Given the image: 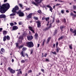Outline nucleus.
Returning <instances> with one entry per match:
<instances>
[{
  "label": "nucleus",
  "mask_w": 76,
  "mask_h": 76,
  "mask_svg": "<svg viewBox=\"0 0 76 76\" xmlns=\"http://www.w3.org/2000/svg\"><path fill=\"white\" fill-rule=\"evenodd\" d=\"M10 5L8 3L6 4H3L0 9V12L2 13H4L8 9H9Z\"/></svg>",
  "instance_id": "nucleus-1"
},
{
  "label": "nucleus",
  "mask_w": 76,
  "mask_h": 76,
  "mask_svg": "<svg viewBox=\"0 0 76 76\" xmlns=\"http://www.w3.org/2000/svg\"><path fill=\"white\" fill-rule=\"evenodd\" d=\"M37 3H36L34 2H32V3L33 4H34L35 5V6H38V4L39 3H41V0H34Z\"/></svg>",
  "instance_id": "nucleus-2"
},
{
  "label": "nucleus",
  "mask_w": 76,
  "mask_h": 76,
  "mask_svg": "<svg viewBox=\"0 0 76 76\" xmlns=\"http://www.w3.org/2000/svg\"><path fill=\"white\" fill-rule=\"evenodd\" d=\"M19 10V7L18 6L16 5L14 8H13L12 10V12L13 13H16V10Z\"/></svg>",
  "instance_id": "nucleus-3"
},
{
  "label": "nucleus",
  "mask_w": 76,
  "mask_h": 76,
  "mask_svg": "<svg viewBox=\"0 0 76 76\" xmlns=\"http://www.w3.org/2000/svg\"><path fill=\"white\" fill-rule=\"evenodd\" d=\"M27 45L28 47H33L34 46L33 43L31 42H27Z\"/></svg>",
  "instance_id": "nucleus-4"
},
{
  "label": "nucleus",
  "mask_w": 76,
  "mask_h": 76,
  "mask_svg": "<svg viewBox=\"0 0 76 76\" xmlns=\"http://www.w3.org/2000/svg\"><path fill=\"white\" fill-rule=\"evenodd\" d=\"M18 13L19 16H24V14L21 12L20 10H19Z\"/></svg>",
  "instance_id": "nucleus-5"
},
{
  "label": "nucleus",
  "mask_w": 76,
  "mask_h": 76,
  "mask_svg": "<svg viewBox=\"0 0 76 76\" xmlns=\"http://www.w3.org/2000/svg\"><path fill=\"white\" fill-rule=\"evenodd\" d=\"M8 70H9L10 72L12 73H15V71L13 70L12 68L9 67L8 68Z\"/></svg>",
  "instance_id": "nucleus-6"
},
{
  "label": "nucleus",
  "mask_w": 76,
  "mask_h": 76,
  "mask_svg": "<svg viewBox=\"0 0 76 76\" xmlns=\"http://www.w3.org/2000/svg\"><path fill=\"white\" fill-rule=\"evenodd\" d=\"M37 23L38 28H40L41 27V21H38L36 22Z\"/></svg>",
  "instance_id": "nucleus-7"
},
{
  "label": "nucleus",
  "mask_w": 76,
  "mask_h": 76,
  "mask_svg": "<svg viewBox=\"0 0 76 76\" xmlns=\"http://www.w3.org/2000/svg\"><path fill=\"white\" fill-rule=\"evenodd\" d=\"M20 55H22V56L23 57H25V56H26L27 57H28V55L27 54H23V51H22L21 52Z\"/></svg>",
  "instance_id": "nucleus-8"
},
{
  "label": "nucleus",
  "mask_w": 76,
  "mask_h": 76,
  "mask_svg": "<svg viewBox=\"0 0 76 76\" xmlns=\"http://www.w3.org/2000/svg\"><path fill=\"white\" fill-rule=\"evenodd\" d=\"M33 38V37L32 36H30L27 37V39L28 41H31Z\"/></svg>",
  "instance_id": "nucleus-9"
},
{
  "label": "nucleus",
  "mask_w": 76,
  "mask_h": 76,
  "mask_svg": "<svg viewBox=\"0 0 76 76\" xmlns=\"http://www.w3.org/2000/svg\"><path fill=\"white\" fill-rule=\"evenodd\" d=\"M28 28H29L30 30H31L32 32L33 33H35V32H34V28H32V27H29Z\"/></svg>",
  "instance_id": "nucleus-10"
},
{
  "label": "nucleus",
  "mask_w": 76,
  "mask_h": 76,
  "mask_svg": "<svg viewBox=\"0 0 76 76\" xmlns=\"http://www.w3.org/2000/svg\"><path fill=\"white\" fill-rule=\"evenodd\" d=\"M71 16H72L73 17L72 18L73 19H75V17H76V14L74 15L73 13L72 12H71L70 14Z\"/></svg>",
  "instance_id": "nucleus-11"
},
{
  "label": "nucleus",
  "mask_w": 76,
  "mask_h": 76,
  "mask_svg": "<svg viewBox=\"0 0 76 76\" xmlns=\"http://www.w3.org/2000/svg\"><path fill=\"white\" fill-rule=\"evenodd\" d=\"M6 16L4 14H1L0 15V18H5Z\"/></svg>",
  "instance_id": "nucleus-12"
},
{
  "label": "nucleus",
  "mask_w": 76,
  "mask_h": 76,
  "mask_svg": "<svg viewBox=\"0 0 76 76\" xmlns=\"http://www.w3.org/2000/svg\"><path fill=\"white\" fill-rule=\"evenodd\" d=\"M16 47H17V48H22L23 47V45H22L21 46H19L18 45V43H16Z\"/></svg>",
  "instance_id": "nucleus-13"
},
{
  "label": "nucleus",
  "mask_w": 76,
  "mask_h": 76,
  "mask_svg": "<svg viewBox=\"0 0 76 76\" xmlns=\"http://www.w3.org/2000/svg\"><path fill=\"white\" fill-rule=\"evenodd\" d=\"M12 29L13 30H16V29H18V26H13V27H12Z\"/></svg>",
  "instance_id": "nucleus-14"
},
{
  "label": "nucleus",
  "mask_w": 76,
  "mask_h": 76,
  "mask_svg": "<svg viewBox=\"0 0 76 76\" xmlns=\"http://www.w3.org/2000/svg\"><path fill=\"white\" fill-rule=\"evenodd\" d=\"M32 13H30L28 16H27L28 19L29 18H31V17L32 16Z\"/></svg>",
  "instance_id": "nucleus-15"
},
{
  "label": "nucleus",
  "mask_w": 76,
  "mask_h": 76,
  "mask_svg": "<svg viewBox=\"0 0 76 76\" xmlns=\"http://www.w3.org/2000/svg\"><path fill=\"white\" fill-rule=\"evenodd\" d=\"M73 34H74V36H76V30H74L72 32Z\"/></svg>",
  "instance_id": "nucleus-16"
},
{
  "label": "nucleus",
  "mask_w": 76,
  "mask_h": 76,
  "mask_svg": "<svg viewBox=\"0 0 76 76\" xmlns=\"http://www.w3.org/2000/svg\"><path fill=\"white\" fill-rule=\"evenodd\" d=\"M59 50H60V48H57V49H56V52L57 53H58Z\"/></svg>",
  "instance_id": "nucleus-17"
},
{
  "label": "nucleus",
  "mask_w": 76,
  "mask_h": 76,
  "mask_svg": "<svg viewBox=\"0 0 76 76\" xmlns=\"http://www.w3.org/2000/svg\"><path fill=\"white\" fill-rule=\"evenodd\" d=\"M23 36H21L20 37L19 39H23Z\"/></svg>",
  "instance_id": "nucleus-18"
},
{
  "label": "nucleus",
  "mask_w": 76,
  "mask_h": 76,
  "mask_svg": "<svg viewBox=\"0 0 76 76\" xmlns=\"http://www.w3.org/2000/svg\"><path fill=\"white\" fill-rule=\"evenodd\" d=\"M19 74H22V72H21V71H18L17 73L18 75H19Z\"/></svg>",
  "instance_id": "nucleus-19"
},
{
  "label": "nucleus",
  "mask_w": 76,
  "mask_h": 76,
  "mask_svg": "<svg viewBox=\"0 0 76 76\" xmlns=\"http://www.w3.org/2000/svg\"><path fill=\"white\" fill-rule=\"evenodd\" d=\"M1 51H2V52H3V53H4L5 52V50H4V49L3 48H2L1 49Z\"/></svg>",
  "instance_id": "nucleus-20"
},
{
  "label": "nucleus",
  "mask_w": 76,
  "mask_h": 76,
  "mask_svg": "<svg viewBox=\"0 0 76 76\" xmlns=\"http://www.w3.org/2000/svg\"><path fill=\"white\" fill-rule=\"evenodd\" d=\"M6 36H4L3 37V41H5L6 40Z\"/></svg>",
  "instance_id": "nucleus-21"
},
{
  "label": "nucleus",
  "mask_w": 76,
  "mask_h": 76,
  "mask_svg": "<svg viewBox=\"0 0 76 76\" xmlns=\"http://www.w3.org/2000/svg\"><path fill=\"white\" fill-rule=\"evenodd\" d=\"M6 38L7 40H9L10 39V37L8 36H7L6 37Z\"/></svg>",
  "instance_id": "nucleus-22"
},
{
  "label": "nucleus",
  "mask_w": 76,
  "mask_h": 76,
  "mask_svg": "<svg viewBox=\"0 0 76 76\" xmlns=\"http://www.w3.org/2000/svg\"><path fill=\"white\" fill-rule=\"evenodd\" d=\"M19 5L20 7H21V8H22V9L23 7V5L22 4H19Z\"/></svg>",
  "instance_id": "nucleus-23"
},
{
  "label": "nucleus",
  "mask_w": 76,
  "mask_h": 76,
  "mask_svg": "<svg viewBox=\"0 0 76 76\" xmlns=\"http://www.w3.org/2000/svg\"><path fill=\"white\" fill-rule=\"evenodd\" d=\"M63 36H61V37H60L59 39H58V40H60V39H62L63 38Z\"/></svg>",
  "instance_id": "nucleus-24"
},
{
  "label": "nucleus",
  "mask_w": 76,
  "mask_h": 76,
  "mask_svg": "<svg viewBox=\"0 0 76 76\" xmlns=\"http://www.w3.org/2000/svg\"><path fill=\"white\" fill-rule=\"evenodd\" d=\"M7 34V31H4L3 32V34L4 35H5Z\"/></svg>",
  "instance_id": "nucleus-25"
},
{
  "label": "nucleus",
  "mask_w": 76,
  "mask_h": 76,
  "mask_svg": "<svg viewBox=\"0 0 76 76\" xmlns=\"http://www.w3.org/2000/svg\"><path fill=\"white\" fill-rule=\"evenodd\" d=\"M27 50V48H23V51H25V50Z\"/></svg>",
  "instance_id": "nucleus-26"
},
{
  "label": "nucleus",
  "mask_w": 76,
  "mask_h": 76,
  "mask_svg": "<svg viewBox=\"0 0 76 76\" xmlns=\"http://www.w3.org/2000/svg\"><path fill=\"white\" fill-rule=\"evenodd\" d=\"M21 63H25V60H21Z\"/></svg>",
  "instance_id": "nucleus-27"
},
{
  "label": "nucleus",
  "mask_w": 76,
  "mask_h": 76,
  "mask_svg": "<svg viewBox=\"0 0 76 76\" xmlns=\"http://www.w3.org/2000/svg\"><path fill=\"white\" fill-rule=\"evenodd\" d=\"M63 28H64V26H61L60 27V29H63Z\"/></svg>",
  "instance_id": "nucleus-28"
},
{
  "label": "nucleus",
  "mask_w": 76,
  "mask_h": 76,
  "mask_svg": "<svg viewBox=\"0 0 76 76\" xmlns=\"http://www.w3.org/2000/svg\"><path fill=\"white\" fill-rule=\"evenodd\" d=\"M10 26H13V25H14V24H13V23H10Z\"/></svg>",
  "instance_id": "nucleus-29"
},
{
  "label": "nucleus",
  "mask_w": 76,
  "mask_h": 76,
  "mask_svg": "<svg viewBox=\"0 0 76 76\" xmlns=\"http://www.w3.org/2000/svg\"><path fill=\"white\" fill-rule=\"evenodd\" d=\"M51 39V38L50 37H49L48 38V41H47V42H48L49 41H50V40Z\"/></svg>",
  "instance_id": "nucleus-30"
},
{
  "label": "nucleus",
  "mask_w": 76,
  "mask_h": 76,
  "mask_svg": "<svg viewBox=\"0 0 76 76\" xmlns=\"http://www.w3.org/2000/svg\"><path fill=\"white\" fill-rule=\"evenodd\" d=\"M64 10H62L61 11V13L63 14L64 13Z\"/></svg>",
  "instance_id": "nucleus-31"
},
{
  "label": "nucleus",
  "mask_w": 76,
  "mask_h": 76,
  "mask_svg": "<svg viewBox=\"0 0 76 76\" xmlns=\"http://www.w3.org/2000/svg\"><path fill=\"white\" fill-rule=\"evenodd\" d=\"M49 19V18H45V20H46V21H48V20Z\"/></svg>",
  "instance_id": "nucleus-32"
},
{
  "label": "nucleus",
  "mask_w": 76,
  "mask_h": 76,
  "mask_svg": "<svg viewBox=\"0 0 76 76\" xmlns=\"http://www.w3.org/2000/svg\"><path fill=\"white\" fill-rule=\"evenodd\" d=\"M72 45H69V47L70 49H72L73 48H72Z\"/></svg>",
  "instance_id": "nucleus-33"
},
{
  "label": "nucleus",
  "mask_w": 76,
  "mask_h": 76,
  "mask_svg": "<svg viewBox=\"0 0 76 76\" xmlns=\"http://www.w3.org/2000/svg\"><path fill=\"white\" fill-rule=\"evenodd\" d=\"M50 10L51 12H53V8H52V7H50Z\"/></svg>",
  "instance_id": "nucleus-34"
},
{
  "label": "nucleus",
  "mask_w": 76,
  "mask_h": 76,
  "mask_svg": "<svg viewBox=\"0 0 76 76\" xmlns=\"http://www.w3.org/2000/svg\"><path fill=\"white\" fill-rule=\"evenodd\" d=\"M38 12L39 13V14H41V10H39L38 11Z\"/></svg>",
  "instance_id": "nucleus-35"
},
{
  "label": "nucleus",
  "mask_w": 76,
  "mask_h": 76,
  "mask_svg": "<svg viewBox=\"0 0 76 76\" xmlns=\"http://www.w3.org/2000/svg\"><path fill=\"white\" fill-rule=\"evenodd\" d=\"M15 13H13L10 15V16H14V15H15Z\"/></svg>",
  "instance_id": "nucleus-36"
},
{
  "label": "nucleus",
  "mask_w": 76,
  "mask_h": 76,
  "mask_svg": "<svg viewBox=\"0 0 76 76\" xmlns=\"http://www.w3.org/2000/svg\"><path fill=\"white\" fill-rule=\"evenodd\" d=\"M45 39H43V44H42L43 45H44V43H45Z\"/></svg>",
  "instance_id": "nucleus-37"
},
{
  "label": "nucleus",
  "mask_w": 76,
  "mask_h": 76,
  "mask_svg": "<svg viewBox=\"0 0 76 76\" xmlns=\"http://www.w3.org/2000/svg\"><path fill=\"white\" fill-rule=\"evenodd\" d=\"M46 7H49V8H50V7H51V6H50V5H47L46 6Z\"/></svg>",
  "instance_id": "nucleus-38"
},
{
  "label": "nucleus",
  "mask_w": 76,
  "mask_h": 76,
  "mask_svg": "<svg viewBox=\"0 0 76 76\" xmlns=\"http://www.w3.org/2000/svg\"><path fill=\"white\" fill-rule=\"evenodd\" d=\"M70 31L71 32L73 33V29L72 28H70Z\"/></svg>",
  "instance_id": "nucleus-39"
},
{
  "label": "nucleus",
  "mask_w": 76,
  "mask_h": 76,
  "mask_svg": "<svg viewBox=\"0 0 76 76\" xmlns=\"http://www.w3.org/2000/svg\"><path fill=\"white\" fill-rule=\"evenodd\" d=\"M34 19H35V20H38V18L36 17H34Z\"/></svg>",
  "instance_id": "nucleus-40"
},
{
  "label": "nucleus",
  "mask_w": 76,
  "mask_h": 76,
  "mask_svg": "<svg viewBox=\"0 0 76 76\" xmlns=\"http://www.w3.org/2000/svg\"><path fill=\"white\" fill-rule=\"evenodd\" d=\"M45 61H49V59H46L45 60Z\"/></svg>",
  "instance_id": "nucleus-41"
},
{
  "label": "nucleus",
  "mask_w": 76,
  "mask_h": 76,
  "mask_svg": "<svg viewBox=\"0 0 76 76\" xmlns=\"http://www.w3.org/2000/svg\"><path fill=\"white\" fill-rule=\"evenodd\" d=\"M26 10H30V8H27L26 9Z\"/></svg>",
  "instance_id": "nucleus-42"
},
{
  "label": "nucleus",
  "mask_w": 76,
  "mask_h": 76,
  "mask_svg": "<svg viewBox=\"0 0 76 76\" xmlns=\"http://www.w3.org/2000/svg\"><path fill=\"white\" fill-rule=\"evenodd\" d=\"M56 47L57 48V46L58 45V42H56Z\"/></svg>",
  "instance_id": "nucleus-43"
},
{
  "label": "nucleus",
  "mask_w": 76,
  "mask_h": 76,
  "mask_svg": "<svg viewBox=\"0 0 76 76\" xmlns=\"http://www.w3.org/2000/svg\"><path fill=\"white\" fill-rule=\"evenodd\" d=\"M47 53H45V57H47Z\"/></svg>",
  "instance_id": "nucleus-44"
},
{
  "label": "nucleus",
  "mask_w": 76,
  "mask_h": 76,
  "mask_svg": "<svg viewBox=\"0 0 76 76\" xmlns=\"http://www.w3.org/2000/svg\"><path fill=\"white\" fill-rule=\"evenodd\" d=\"M52 53H53V54H56V52H52Z\"/></svg>",
  "instance_id": "nucleus-45"
},
{
  "label": "nucleus",
  "mask_w": 76,
  "mask_h": 76,
  "mask_svg": "<svg viewBox=\"0 0 76 76\" xmlns=\"http://www.w3.org/2000/svg\"><path fill=\"white\" fill-rule=\"evenodd\" d=\"M31 72H32L31 70H29L28 72V73H31Z\"/></svg>",
  "instance_id": "nucleus-46"
},
{
  "label": "nucleus",
  "mask_w": 76,
  "mask_h": 76,
  "mask_svg": "<svg viewBox=\"0 0 76 76\" xmlns=\"http://www.w3.org/2000/svg\"><path fill=\"white\" fill-rule=\"evenodd\" d=\"M45 18H42V20H45Z\"/></svg>",
  "instance_id": "nucleus-47"
},
{
  "label": "nucleus",
  "mask_w": 76,
  "mask_h": 76,
  "mask_svg": "<svg viewBox=\"0 0 76 76\" xmlns=\"http://www.w3.org/2000/svg\"><path fill=\"white\" fill-rule=\"evenodd\" d=\"M74 9H76V6H74Z\"/></svg>",
  "instance_id": "nucleus-48"
},
{
  "label": "nucleus",
  "mask_w": 76,
  "mask_h": 76,
  "mask_svg": "<svg viewBox=\"0 0 76 76\" xmlns=\"http://www.w3.org/2000/svg\"><path fill=\"white\" fill-rule=\"evenodd\" d=\"M21 24H22V22H19V25H21Z\"/></svg>",
  "instance_id": "nucleus-49"
},
{
  "label": "nucleus",
  "mask_w": 76,
  "mask_h": 76,
  "mask_svg": "<svg viewBox=\"0 0 76 76\" xmlns=\"http://www.w3.org/2000/svg\"><path fill=\"white\" fill-rule=\"evenodd\" d=\"M32 52H33V50H31V52L30 54H32Z\"/></svg>",
  "instance_id": "nucleus-50"
},
{
  "label": "nucleus",
  "mask_w": 76,
  "mask_h": 76,
  "mask_svg": "<svg viewBox=\"0 0 76 76\" xmlns=\"http://www.w3.org/2000/svg\"><path fill=\"white\" fill-rule=\"evenodd\" d=\"M12 63H13V62H14V59H12Z\"/></svg>",
  "instance_id": "nucleus-51"
},
{
  "label": "nucleus",
  "mask_w": 76,
  "mask_h": 76,
  "mask_svg": "<svg viewBox=\"0 0 76 76\" xmlns=\"http://www.w3.org/2000/svg\"><path fill=\"white\" fill-rule=\"evenodd\" d=\"M64 22H66V19L64 18Z\"/></svg>",
  "instance_id": "nucleus-52"
},
{
  "label": "nucleus",
  "mask_w": 76,
  "mask_h": 76,
  "mask_svg": "<svg viewBox=\"0 0 76 76\" xmlns=\"http://www.w3.org/2000/svg\"><path fill=\"white\" fill-rule=\"evenodd\" d=\"M56 22L57 23H58L59 22H60V21H59V20H58Z\"/></svg>",
  "instance_id": "nucleus-53"
},
{
  "label": "nucleus",
  "mask_w": 76,
  "mask_h": 76,
  "mask_svg": "<svg viewBox=\"0 0 76 76\" xmlns=\"http://www.w3.org/2000/svg\"><path fill=\"white\" fill-rule=\"evenodd\" d=\"M58 5H60V4H56V6H58Z\"/></svg>",
  "instance_id": "nucleus-54"
},
{
  "label": "nucleus",
  "mask_w": 76,
  "mask_h": 76,
  "mask_svg": "<svg viewBox=\"0 0 76 76\" xmlns=\"http://www.w3.org/2000/svg\"><path fill=\"white\" fill-rule=\"evenodd\" d=\"M2 30H3V28H0V31H2Z\"/></svg>",
  "instance_id": "nucleus-55"
},
{
  "label": "nucleus",
  "mask_w": 76,
  "mask_h": 76,
  "mask_svg": "<svg viewBox=\"0 0 76 76\" xmlns=\"http://www.w3.org/2000/svg\"><path fill=\"white\" fill-rule=\"evenodd\" d=\"M17 23H16V22H15L14 23V25H17Z\"/></svg>",
  "instance_id": "nucleus-56"
},
{
  "label": "nucleus",
  "mask_w": 76,
  "mask_h": 76,
  "mask_svg": "<svg viewBox=\"0 0 76 76\" xmlns=\"http://www.w3.org/2000/svg\"><path fill=\"white\" fill-rule=\"evenodd\" d=\"M57 31L56 30L54 32V33H55V34H56V33H57Z\"/></svg>",
  "instance_id": "nucleus-57"
},
{
  "label": "nucleus",
  "mask_w": 76,
  "mask_h": 76,
  "mask_svg": "<svg viewBox=\"0 0 76 76\" xmlns=\"http://www.w3.org/2000/svg\"><path fill=\"white\" fill-rule=\"evenodd\" d=\"M41 70L42 71V72H44V70L43 69H41Z\"/></svg>",
  "instance_id": "nucleus-58"
},
{
  "label": "nucleus",
  "mask_w": 76,
  "mask_h": 76,
  "mask_svg": "<svg viewBox=\"0 0 76 76\" xmlns=\"http://www.w3.org/2000/svg\"><path fill=\"white\" fill-rule=\"evenodd\" d=\"M58 1H60V2H64V1H59V0H58Z\"/></svg>",
  "instance_id": "nucleus-59"
},
{
  "label": "nucleus",
  "mask_w": 76,
  "mask_h": 76,
  "mask_svg": "<svg viewBox=\"0 0 76 76\" xmlns=\"http://www.w3.org/2000/svg\"><path fill=\"white\" fill-rule=\"evenodd\" d=\"M38 35V34H35V37H37V36Z\"/></svg>",
  "instance_id": "nucleus-60"
},
{
  "label": "nucleus",
  "mask_w": 76,
  "mask_h": 76,
  "mask_svg": "<svg viewBox=\"0 0 76 76\" xmlns=\"http://www.w3.org/2000/svg\"><path fill=\"white\" fill-rule=\"evenodd\" d=\"M66 12H67V13H69V10H66Z\"/></svg>",
  "instance_id": "nucleus-61"
},
{
  "label": "nucleus",
  "mask_w": 76,
  "mask_h": 76,
  "mask_svg": "<svg viewBox=\"0 0 76 76\" xmlns=\"http://www.w3.org/2000/svg\"><path fill=\"white\" fill-rule=\"evenodd\" d=\"M19 42L20 43V44H21V43H22V41L21 40Z\"/></svg>",
  "instance_id": "nucleus-62"
},
{
  "label": "nucleus",
  "mask_w": 76,
  "mask_h": 76,
  "mask_svg": "<svg viewBox=\"0 0 76 76\" xmlns=\"http://www.w3.org/2000/svg\"><path fill=\"white\" fill-rule=\"evenodd\" d=\"M7 1V0H4V2H6Z\"/></svg>",
  "instance_id": "nucleus-63"
},
{
  "label": "nucleus",
  "mask_w": 76,
  "mask_h": 76,
  "mask_svg": "<svg viewBox=\"0 0 76 76\" xmlns=\"http://www.w3.org/2000/svg\"><path fill=\"white\" fill-rule=\"evenodd\" d=\"M73 12L74 13H75L76 14V12L75 11H73Z\"/></svg>",
  "instance_id": "nucleus-64"
}]
</instances>
